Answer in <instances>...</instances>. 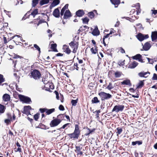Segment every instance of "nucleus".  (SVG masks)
Returning <instances> with one entry per match:
<instances>
[{"mask_svg": "<svg viewBox=\"0 0 157 157\" xmlns=\"http://www.w3.org/2000/svg\"><path fill=\"white\" fill-rule=\"evenodd\" d=\"M150 72L149 71H147V72H144V71L138 73V75L141 77H144L145 78H147L148 75L147 76H145V75H147V74H148V75H150Z\"/></svg>", "mask_w": 157, "mask_h": 157, "instance_id": "14", "label": "nucleus"}, {"mask_svg": "<svg viewBox=\"0 0 157 157\" xmlns=\"http://www.w3.org/2000/svg\"><path fill=\"white\" fill-rule=\"evenodd\" d=\"M53 15L56 17H59L60 12L58 8L55 9L53 11Z\"/></svg>", "mask_w": 157, "mask_h": 157, "instance_id": "16", "label": "nucleus"}, {"mask_svg": "<svg viewBox=\"0 0 157 157\" xmlns=\"http://www.w3.org/2000/svg\"><path fill=\"white\" fill-rule=\"evenodd\" d=\"M88 16L89 17L92 19L93 18L94 16V14L93 12H91L89 13H88Z\"/></svg>", "mask_w": 157, "mask_h": 157, "instance_id": "35", "label": "nucleus"}, {"mask_svg": "<svg viewBox=\"0 0 157 157\" xmlns=\"http://www.w3.org/2000/svg\"><path fill=\"white\" fill-rule=\"evenodd\" d=\"M82 22L83 24H88L89 19L87 17L82 18Z\"/></svg>", "mask_w": 157, "mask_h": 157, "instance_id": "30", "label": "nucleus"}, {"mask_svg": "<svg viewBox=\"0 0 157 157\" xmlns=\"http://www.w3.org/2000/svg\"><path fill=\"white\" fill-rule=\"evenodd\" d=\"M11 119L12 118L11 116L10 115V117L8 119H6L5 120V122L6 124H8L10 122V121Z\"/></svg>", "mask_w": 157, "mask_h": 157, "instance_id": "36", "label": "nucleus"}, {"mask_svg": "<svg viewBox=\"0 0 157 157\" xmlns=\"http://www.w3.org/2000/svg\"><path fill=\"white\" fill-rule=\"evenodd\" d=\"M17 38H15V40H13V41L15 43H16V42H19V40H19V39L18 38V37H17Z\"/></svg>", "mask_w": 157, "mask_h": 157, "instance_id": "62", "label": "nucleus"}, {"mask_svg": "<svg viewBox=\"0 0 157 157\" xmlns=\"http://www.w3.org/2000/svg\"><path fill=\"white\" fill-rule=\"evenodd\" d=\"M71 14L69 10H66L65 11L63 16V18L65 19H67L71 16Z\"/></svg>", "mask_w": 157, "mask_h": 157, "instance_id": "13", "label": "nucleus"}, {"mask_svg": "<svg viewBox=\"0 0 157 157\" xmlns=\"http://www.w3.org/2000/svg\"><path fill=\"white\" fill-rule=\"evenodd\" d=\"M151 38L152 41H153L157 39V32H152L151 33Z\"/></svg>", "mask_w": 157, "mask_h": 157, "instance_id": "18", "label": "nucleus"}, {"mask_svg": "<svg viewBox=\"0 0 157 157\" xmlns=\"http://www.w3.org/2000/svg\"><path fill=\"white\" fill-rule=\"evenodd\" d=\"M5 79L3 78V76L2 75L0 74V84L2 82L5 81Z\"/></svg>", "mask_w": 157, "mask_h": 157, "instance_id": "43", "label": "nucleus"}, {"mask_svg": "<svg viewBox=\"0 0 157 157\" xmlns=\"http://www.w3.org/2000/svg\"><path fill=\"white\" fill-rule=\"evenodd\" d=\"M113 88V87L112 85V84L111 82H109V85L107 86L106 88L109 90H110Z\"/></svg>", "mask_w": 157, "mask_h": 157, "instance_id": "39", "label": "nucleus"}, {"mask_svg": "<svg viewBox=\"0 0 157 157\" xmlns=\"http://www.w3.org/2000/svg\"><path fill=\"white\" fill-rule=\"evenodd\" d=\"M45 22V21L44 20H40L39 21L38 24H37V25L38 26L40 24L42 23H44V22Z\"/></svg>", "mask_w": 157, "mask_h": 157, "instance_id": "55", "label": "nucleus"}, {"mask_svg": "<svg viewBox=\"0 0 157 157\" xmlns=\"http://www.w3.org/2000/svg\"><path fill=\"white\" fill-rule=\"evenodd\" d=\"M69 45L73 49L72 52L75 53L76 52L77 50L78 44V43L75 41L74 40L71 41L69 44Z\"/></svg>", "mask_w": 157, "mask_h": 157, "instance_id": "3", "label": "nucleus"}, {"mask_svg": "<svg viewBox=\"0 0 157 157\" xmlns=\"http://www.w3.org/2000/svg\"><path fill=\"white\" fill-rule=\"evenodd\" d=\"M10 98V95L7 94H4L3 96V100L5 101H9Z\"/></svg>", "mask_w": 157, "mask_h": 157, "instance_id": "20", "label": "nucleus"}, {"mask_svg": "<svg viewBox=\"0 0 157 157\" xmlns=\"http://www.w3.org/2000/svg\"><path fill=\"white\" fill-rule=\"evenodd\" d=\"M112 4L115 6V8L117 7L118 6L120 3V0H110Z\"/></svg>", "mask_w": 157, "mask_h": 157, "instance_id": "19", "label": "nucleus"}, {"mask_svg": "<svg viewBox=\"0 0 157 157\" xmlns=\"http://www.w3.org/2000/svg\"><path fill=\"white\" fill-rule=\"evenodd\" d=\"M92 34L94 36H96L99 35L100 32L97 26L95 27L94 29L92 32Z\"/></svg>", "mask_w": 157, "mask_h": 157, "instance_id": "17", "label": "nucleus"}, {"mask_svg": "<svg viewBox=\"0 0 157 157\" xmlns=\"http://www.w3.org/2000/svg\"><path fill=\"white\" fill-rule=\"evenodd\" d=\"M97 47L95 46V48H93L91 49L90 51L92 54H95L97 52L98 50L97 49Z\"/></svg>", "mask_w": 157, "mask_h": 157, "instance_id": "29", "label": "nucleus"}, {"mask_svg": "<svg viewBox=\"0 0 157 157\" xmlns=\"http://www.w3.org/2000/svg\"><path fill=\"white\" fill-rule=\"evenodd\" d=\"M152 80H157V75L155 73H154L152 78Z\"/></svg>", "mask_w": 157, "mask_h": 157, "instance_id": "49", "label": "nucleus"}, {"mask_svg": "<svg viewBox=\"0 0 157 157\" xmlns=\"http://www.w3.org/2000/svg\"><path fill=\"white\" fill-rule=\"evenodd\" d=\"M56 56H63V54L61 53H58L56 55Z\"/></svg>", "mask_w": 157, "mask_h": 157, "instance_id": "64", "label": "nucleus"}, {"mask_svg": "<svg viewBox=\"0 0 157 157\" xmlns=\"http://www.w3.org/2000/svg\"><path fill=\"white\" fill-rule=\"evenodd\" d=\"M59 2L60 1L59 0H54L52 4L54 5V6H56L59 4Z\"/></svg>", "mask_w": 157, "mask_h": 157, "instance_id": "40", "label": "nucleus"}, {"mask_svg": "<svg viewBox=\"0 0 157 157\" xmlns=\"http://www.w3.org/2000/svg\"><path fill=\"white\" fill-rule=\"evenodd\" d=\"M74 132H77L79 134L80 133V131L79 130V126L78 124L75 125V128Z\"/></svg>", "mask_w": 157, "mask_h": 157, "instance_id": "41", "label": "nucleus"}, {"mask_svg": "<svg viewBox=\"0 0 157 157\" xmlns=\"http://www.w3.org/2000/svg\"><path fill=\"white\" fill-rule=\"evenodd\" d=\"M151 47V44L148 42H146L143 46V48L145 51H148Z\"/></svg>", "mask_w": 157, "mask_h": 157, "instance_id": "9", "label": "nucleus"}, {"mask_svg": "<svg viewBox=\"0 0 157 157\" xmlns=\"http://www.w3.org/2000/svg\"><path fill=\"white\" fill-rule=\"evenodd\" d=\"M121 84L122 85H128L129 86H131L132 85L129 79H126L124 80L122 82H121Z\"/></svg>", "mask_w": 157, "mask_h": 157, "instance_id": "21", "label": "nucleus"}, {"mask_svg": "<svg viewBox=\"0 0 157 157\" xmlns=\"http://www.w3.org/2000/svg\"><path fill=\"white\" fill-rule=\"evenodd\" d=\"M132 59H134L138 60L141 63H143V60L142 59V56L140 54H137L132 57Z\"/></svg>", "mask_w": 157, "mask_h": 157, "instance_id": "8", "label": "nucleus"}, {"mask_svg": "<svg viewBox=\"0 0 157 157\" xmlns=\"http://www.w3.org/2000/svg\"><path fill=\"white\" fill-rule=\"evenodd\" d=\"M84 14L85 13L82 10H79L76 12V15L79 17H82Z\"/></svg>", "mask_w": 157, "mask_h": 157, "instance_id": "12", "label": "nucleus"}, {"mask_svg": "<svg viewBox=\"0 0 157 157\" xmlns=\"http://www.w3.org/2000/svg\"><path fill=\"white\" fill-rule=\"evenodd\" d=\"M13 58H14V59H17V58H21V56L19 55H16L15 54H14Z\"/></svg>", "mask_w": 157, "mask_h": 157, "instance_id": "56", "label": "nucleus"}, {"mask_svg": "<svg viewBox=\"0 0 157 157\" xmlns=\"http://www.w3.org/2000/svg\"><path fill=\"white\" fill-rule=\"evenodd\" d=\"M115 76L116 78L120 77L122 73L120 71H116L115 73Z\"/></svg>", "mask_w": 157, "mask_h": 157, "instance_id": "33", "label": "nucleus"}, {"mask_svg": "<svg viewBox=\"0 0 157 157\" xmlns=\"http://www.w3.org/2000/svg\"><path fill=\"white\" fill-rule=\"evenodd\" d=\"M136 37L139 41H142L148 38L149 37V36L148 34L144 35L141 33H139L136 35Z\"/></svg>", "mask_w": 157, "mask_h": 157, "instance_id": "6", "label": "nucleus"}, {"mask_svg": "<svg viewBox=\"0 0 157 157\" xmlns=\"http://www.w3.org/2000/svg\"><path fill=\"white\" fill-rule=\"evenodd\" d=\"M88 87L90 89H93L94 87V84L92 82L90 83L88 85Z\"/></svg>", "mask_w": 157, "mask_h": 157, "instance_id": "51", "label": "nucleus"}, {"mask_svg": "<svg viewBox=\"0 0 157 157\" xmlns=\"http://www.w3.org/2000/svg\"><path fill=\"white\" fill-rule=\"evenodd\" d=\"M138 63L135 61H134L132 63L128 65V67L129 68L133 69L136 67L138 65Z\"/></svg>", "mask_w": 157, "mask_h": 157, "instance_id": "15", "label": "nucleus"}, {"mask_svg": "<svg viewBox=\"0 0 157 157\" xmlns=\"http://www.w3.org/2000/svg\"><path fill=\"white\" fill-rule=\"evenodd\" d=\"M3 40H4V43L5 44H6L8 42V41H7L6 37H4Z\"/></svg>", "mask_w": 157, "mask_h": 157, "instance_id": "60", "label": "nucleus"}, {"mask_svg": "<svg viewBox=\"0 0 157 157\" xmlns=\"http://www.w3.org/2000/svg\"><path fill=\"white\" fill-rule=\"evenodd\" d=\"M5 111L4 109H0V113H3Z\"/></svg>", "mask_w": 157, "mask_h": 157, "instance_id": "63", "label": "nucleus"}, {"mask_svg": "<svg viewBox=\"0 0 157 157\" xmlns=\"http://www.w3.org/2000/svg\"><path fill=\"white\" fill-rule=\"evenodd\" d=\"M77 59L78 60V63L79 64H82L83 63V60H82L79 59L78 58H77Z\"/></svg>", "mask_w": 157, "mask_h": 157, "instance_id": "61", "label": "nucleus"}, {"mask_svg": "<svg viewBox=\"0 0 157 157\" xmlns=\"http://www.w3.org/2000/svg\"><path fill=\"white\" fill-rule=\"evenodd\" d=\"M55 109H50L47 110L46 109H40V111L42 113L46 112L47 115H49L53 112L54 111Z\"/></svg>", "mask_w": 157, "mask_h": 157, "instance_id": "7", "label": "nucleus"}, {"mask_svg": "<svg viewBox=\"0 0 157 157\" xmlns=\"http://www.w3.org/2000/svg\"><path fill=\"white\" fill-rule=\"evenodd\" d=\"M39 114L37 113L34 116V119L36 121H37L39 118Z\"/></svg>", "mask_w": 157, "mask_h": 157, "instance_id": "48", "label": "nucleus"}, {"mask_svg": "<svg viewBox=\"0 0 157 157\" xmlns=\"http://www.w3.org/2000/svg\"><path fill=\"white\" fill-rule=\"evenodd\" d=\"M70 123H67L64 124L61 128H64L66 127H70Z\"/></svg>", "mask_w": 157, "mask_h": 157, "instance_id": "50", "label": "nucleus"}, {"mask_svg": "<svg viewBox=\"0 0 157 157\" xmlns=\"http://www.w3.org/2000/svg\"><path fill=\"white\" fill-rule=\"evenodd\" d=\"M33 46L38 51L39 53V54H40L41 52V51L40 49L39 46H38L36 44H34Z\"/></svg>", "mask_w": 157, "mask_h": 157, "instance_id": "38", "label": "nucleus"}, {"mask_svg": "<svg viewBox=\"0 0 157 157\" xmlns=\"http://www.w3.org/2000/svg\"><path fill=\"white\" fill-rule=\"evenodd\" d=\"M4 12L6 13V14L9 17H11V15L10 14V12L9 11H6V10H4Z\"/></svg>", "mask_w": 157, "mask_h": 157, "instance_id": "54", "label": "nucleus"}, {"mask_svg": "<svg viewBox=\"0 0 157 157\" xmlns=\"http://www.w3.org/2000/svg\"><path fill=\"white\" fill-rule=\"evenodd\" d=\"M30 77L33 78L35 80L39 79L41 76L40 72L36 70H34L31 73Z\"/></svg>", "mask_w": 157, "mask_h": 157, "instance_id": "2", "label": "nucleus"}, {"mask_svg": "<svg viewBox=\"0 0 157 157\" xmlns=\"http://www.w3.org/2000/svg\"><path fill=\"white\" fill-rule=\"evenodd\" d=\"M38 0H33L32 1V6L33 7H35L38 3Z\"/></svg>", "mask_w": 157, "mask_h": 157, "instance_id": "31", "label": "nucleus"}, {"mask_svg": "<svg viewBox=\"0 0 157 157\" xmlns=\"http://www.w3.org/2000/svg\"><path fill=\"white\" fill-rule=\"evenodd\" d=\"M151 11L152 12V16L154 17V16L157 14V10H151Z\"/></svg>", "mask_w": 157, "mask_h": 157, "instance_id": "47", "label": "nucleus"}, {"mask_svg": "<svg viewBox=\"0 0 157 157\" xmlns=\"http://www.w3.org/2000/svg\"><path fill=\"white\" fill-rule=\"evenodd\" d=\"M81 148L80 147L76 146V151H77L78 154L82 155V152L81 151Z\"/></svg>", "mask_w": 157, "mask_h": 157, "instance_id": "26", "label": "nucleus"}, {"mask_svg": "<svg viewBox=\"0 0 157 157\" xmlns=\"http://www.w3.org/2000/svg\"><path fill=\"white\" fill-rule=\"evenodd\" d=\"M92 102L93 103H97L99 102L97 97H94L92 100Z\"/></svg>", "mask_w": 157, "mask_h": 157, "instance_id": "32", "label": "nucleus"}, {"mask_svg": "<svg viewBox=\"0 0 157 157\" xmlns=\"http://www.w3.org/2000/svg\"><path fill=\"white\" fill-rule=\"evenodd\" d=\"M63 51L68 54H69L71 53V50L69 48L68 46L66 45H63Z\"/></svg>", "mask_w": 157, "mask_h": 157, "instance_id": "11", "label": "nucleus"}, {"mask_svg": "<svg viewBox=\"0 0 157 157\" xmlns=\"http://www.w3.org/2000/svg\"><path fill=\"white\" fill-rule=\"evenodd\" d=\"M93 113L96 114V116L98 117H99V113H100V111L99 110H96L95 111H94V110H93Z\"/></svg>", "mask_w": 157, "mask_h": 157, "instance_id": "45", "label": "nucleus"}, {"mask_svg": "<svg viewBox=\"0 0 157 157\" xmlns=\"http://www.w3.org/2000/svg\"><path fill=\"white\" fill-rule=\"evenodd\" d=\"M50 0H41L40 2V4L41 6L48 4Z\"/></svg>", "mask_w": 157, "mask_h": 157, "instance_id": "25", "label": "nucleus"}, {"mask_svg": "<svg viewBox=\"0 0 157 157\" xmlns=\"http://www.w3.org/2000/svg\"><path fill=\"white\" fill-rule=\"evenodd\" d=\"M142 144V142L139 141H133L132 142V144L133 145H135L136 144H138V145H140Z\"/></svg>", "mask_w": 157, "mask_h": 157, "instance_id": "34", "label": "nucleus"}, {"mask_svg": "<svg viewBox=\"0 0 157 157\" xmlns=\"http://www.w3.org/2000/svg\"><path fill=\"white\" fill-rule=\"evenodd\" d=\"M120 52L122 53H125L124 50L121 47L120 48Z\"/></svg>", "mask_w": 157, "mask_h": 157, "instance_id": "58", "label": "nucleus"}, {"mask_svg": "<svg viewBox=\"0 0 157 157\" xmlns=\"http://www.w3.org/2000/svg\"><path fill=\"white\" fill-rule=\"evenodd\" d=\"M57 45L56 44H52L51 45V48L54 52H58V51L56 48Z\"/></svg>", "mask_w": 157, "mask_h": 157, "instance_id": "27", "label": "nucleus"}, {"mask_svg": "<svg viewBox=\"0 0 157 157\" xmlns=\"http://www.w3.org/2000/svg\"><path fill=\"white\" fill-rule=\"evenodd\" d=\"M54 92L55 93L56 96V98L58 99L59 100V94L58 92H57L56 91H55Z\"/></svg>", "mask_w": 157, "mask_h": 157, "instance_id": "53", "label": "nucleus"}, {"mask_svg": "<svg viewBox=\"0 0 157 157\" xmlns=\"http://www.w3.org/2000/svg\"><path fill=\"white\" fill-rule=\"evenodd\" d=\"M124 61H125V60H124V61L123 62H119L118 63L119 65H122V66L124 65Z\"/></svg>", "mask_w": 157, "mask_h": 157, "instance_id": "59", "label": "nucleus"}, {"mask_svg": "<svg viewBox=\"0 0 157 157\" xmlns=\"http://www.w3.org/2000/svg\"><path fill=\"white\" fill-rule=\"evenodd\" d=\"M144 85V83L143 81H140L138 84V85L137 86V88H139L141 87Z\"/></svg>", "mask_w": 157, "mask_h": 157, "instance_id": "42", "label": "nucleus"}, {"mask_svg": "<svg viewBox=\"0 0 157 157\" xmlns=\"http://www.w3.org/2000/svg\"><path fill=\"white\" fill-rule=\"evenodd\" d=\"M136 9L137 10L136 11V14L137 15H138L140 13L141 11V10L140 9V6L139 3H137L136 4Z\"/></svg>", "mask_w": 157, "mask_h": 157, "instance_id": "24", "label": "nucleus"}, {"mask_svg": "<svg viewBox=\"0 0 157 157\" xmlns=\"http://www.w3.org/2000/svg\"><path fill=\"white\" fill-rule=\"evenodd\" d=\"M68 4H66L62 9L60 12V15L61 16H62L63 15L65 10L68 8Z\"/></svg>", "mask_w": 157, "mask_h": 157, "instance_id": "22", "label": "nucleus"}, {"mask_svg": "<svg viewBox=\"0 0 157 157\" xmlns=\"http://www.w3.org/2000/svg\"><path fill=\"white\" fill-rule=\"evenodd\" d=\"M74 67L77 70H78L79 67H78V64L77 63H75L74 64Z\"/></svg>", "mask_w": 157, "mask_h": 157, "instance_id": "57", "label": "nucleus"}, {"mask_svg": "<svg viewBox=\"0 0 157 157\" xmlns=\"http://www.w3.org/2000/svg\"><path fill=\"white\" fill-rule=\"evenodd\" d=\"M16 37H18V39H20V40H21V36L19 35H17L16 36H12V37H11L10 38V40Z\"/></svg>", "mask_w": 157, "mask_h": 157, "instance_id": "52", "label": "nucleus"}, {"mask_svg": "<svg viewBox=\"0 0 157 157\" xmlns=\"http://www.w3.org/2000/svg\"><path fill=\"white\" fill-rule=\"evenodd\" d=\"M38 14V10L37 9H35L31 13L30 15H32L33 17Z\"/></svg>", "mask_w": 157, "mask_h": 157, "instance_id": "28", "label": "nucleus"}, {"mask_svg": "<svg viewBox=\"0 0 157 157\" xmlns=\"http://www.w3.org/2000/svg\"><path fill=\"white\" fill-rule=\"evenodd\" d=\"M78 99H77L76 100H72L71 101V103L73 106H75L76 105V104L77 103Z\"/></svg>", "mask_w": 157, "mask_h": 157, "instance_id": "37", "label": "nucleus"}, {"mask_svg": "<svg viewBox=\"0 0 157 157\" xmlns=\"http://www.w3.org/2000/svg\"><path fill=\"white\" fill-rule=\"evenodd\" d=\"M98 95L101 98V100L102 101L109 99L112 97L111 95L104 92H101L99 93Z\"/></svg>", "mask_w": 157, "mask_h": 157, "instance_id": "1", "label": "nucleus"}, {"mask_svg": "<svg viewBox=\"0 0 157 157\" xmlns=\"http://www.w3.org/2000/svg\"><path fill=\"white\" fill-rule=\"evenodd\" d=\"M68 135L71 138H78L79 136V134L74 131L73 133L69 134Z\"/></svg>", "mask_w": 157, "mask_h": 157, "instance_id": "10", "label": "nucleus"}, {"mask_svg": "<svg viewBox=\"0 0 157 157\" xmlns=\"http://www.w3.org/2000/svg\"><path fill=\"white\" fill-rule=\"evenodd\" d=\"M61 115L58 116L57 118L52 120L50 123V125L51 127H54L59 125L61 121V120L59 118V117Z\"/></svg>", "mask_w": 157, "mask_h": 157, "instance_id": "5", "label": "nucleus"}, {"mask_svg": "<svg viewBox=\"0 0 157 157\" xmlns=\"http://www.w3.org/2000/svg\"><path fill=\"white\" fill-rule=\"evenodd\" d=\"M29 109H22V110H21V111L23 113L27 115H28L30 114Z\"/></svg>", "mask_w": 157, "mask_h": 157, "instance_id": "23", "label": "nucleus"}, {"mask_svg": "<svg viewBox=\"0 0 157 157\" xmlns=\"http://www.w3.org/2000/svg\"><path fill=\"white\" fill-rule=\"evenodd\" d=\"M123 109H113L112 111V112L115 111L116 112H118L120 111H122Z\"/></svg>", "mask_w": 157, "mask_h": 157, "instance_id": "46", "label": "nucleus"}, {"mask_svg": "<svg viewBox=\"0 0 157 157\" xmlns=\"http://www.w3.org/2000/svg\"><path fill=\"white\" fill-rule=\"evenodd\" d=\"M18 97L21 101H22L23 103H30V102H31L30 98L28 97L21 94L19 95Z\"/></svg>", "mask_w": 157, "mask_h": 157, "instance_id": "4", "label": "nucleus"}, {"mask_svg": "<svg viewBox=\"0 0 157 157\" xmlns=\"http://www.w3.org/2000/svg\"><path fill=\"white\" fill-rule=\"evenodd\" d=\"M117 135H118L119 134H120L122 131V129L121 128H117Z\"/></svg>", "mask_w": 157, "mask_h": 157, "instance_id": "44", "label": "nucleus"}]
</instances>
